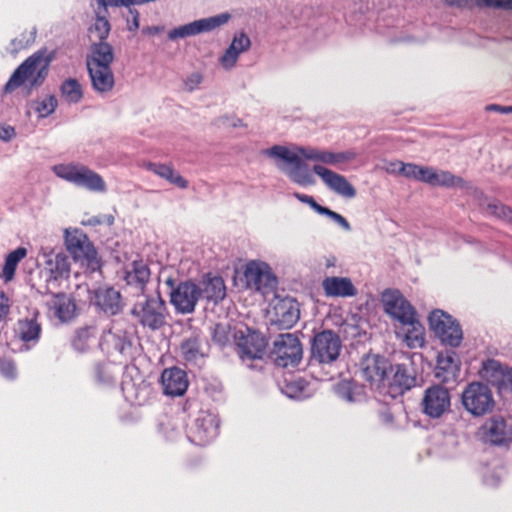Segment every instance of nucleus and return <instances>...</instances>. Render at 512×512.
I'll list each match as a JSON object with an SVG mask.
<instances>
[{
	"label": "nucleus",
	"mask_w": 512,
	"mask_h": 512,
	"mask_svg": "<svg viewBox=\"0 0 512 512\" xmlns=\"http://www.w3.org/2000/svg\"><path fill=\"white\" fill-rule=\"evenodd\" d=\"M148 169L181 189H186L188 187V181L177 173L172 165L149 163Z\"/></svg>",
	"instance_id": "obj_36"
},
{
	"label": "nucleus",
	"mask_w": 512,
	"mask_h": 512,
	"mask_svg": "<svg viewBox=\"0 0 512 512\" xmlns=\"http://www.w3.org/2000/svg\"><path fill=\"white\" fill-rule=\"evenodd\" d=\"M106 341L108 343L114 344V348L118 352H124L126 349L130 348V346H131V343L129 341H126L124 338H122L116 334H112V333H110L106 337Z\"/></svg>",
	"instance_id": "obj_54"
},
{
	"label": "nucleus",
	"mask_w": 512,
	"mask_h": 512,
	"mask_svg": "<svg viewBox=\"0 0 512 512\" xmlns=\"http://www.w3.org/2000/svg\"><path fill=\"white\" fill-rule=\"evenodd\" d=\"M26 255L27 249L24 247H18L6 256L2 273L0 274L6 283L14 279L16 268L19 262L24 259Z\"/></svg>",
	"instance_id": "obj_40"
},
{
	"label": "nucleus",
	"mask_w": 512,
	"mask_h": 512,
	"mask_svg": "<svg viewBox=\"0 0 512 512\" xmlns=\"http://www.w3.org/2000/svg\"><path fill=\"white\" fill-rule=\"evenodd\" d=\"M298 152L308 160L320 162L321 150L298 148Z\"/></svg>",
	"instance_id": "obj_56"
},
{
	"label": "nucleus",
	"mask_w": 512,
	"mask_h": 512,
	"mask_svg": "<svg viewBox=\"0 0 512 512\" xmlns=\"http://www.w3.org/2000/svg\"><path fill=\"white\" fill-rule=\"evenodd\" d=\"M45 306L48 316L61 324L72 322L79 314L75 297L65 292L51 293Z\"/></svg>",
	"instance_id": "obj_10"
},
{
	"label": "nucleus",
	"mask_w": 512,
	"mask_h": 512,
	"mask_svg": "<svg viewBox=\"0 0 512 512\" xmlns=\"http://www.w3.org/2000/svg\"><path fill=\"white\" fill-rule=\"evenodd\" d=\"M443 3L450 7L472 10L477 8H493L512 10V0H443Z\"/></svg>",
	"instance_id": "obj_30"
},
{
	"label": "nucleus",
	"mask_w": 512,
	"mask_h": 512,
	"mask_svg": "<svg viewBox=\"0 0 512 512\" xmlns=\"http://www.w3.org/2000/svg\"><path fill=\"white\" fill-rule=\"evenodd\" d=\"M89 32L92 36H95L99 42H103L107 38L110 32V23L106 18V13L102 9L98 8L96 11V20L94 24L89 28Z\"/></svg>",
	"instance_id": "obj_45"
},
{
	"label": "nucleus",
	"mask_w": 512,
	"mask_h": 512,
	"mask_svg": "<svg viewBox=\"0 0 512 512\" xmlns=\"http://www.w3.org/2000/svg\"><path fill=\"white\" fill-rule=\"evenodd\" d=\"M428 326L440 343L458 348L463 341V330L457 319L441 309L432 310L427 318Z\"/></svg>",
	"instance_id": "obj_3"
},
{
	"label": "nucleus",
	"mask_w": 512,
	"mask_h": 512,
	"mask_svg": "<svg viewBox=\"0 0 512 512\" xmlns=\"http://www.w3.org/2000/svg\"><path fill=\"white\" fill-rule=\"evenodd\" d=\"M131 315L139 326L151 331L165 327L170 318L167 304L160 294L148 295L144 300L136 302L131 309Z\"/></svg>",
	"instance_id": "obj_2"
},
{
	"label": "nucleus",
	"mask_w": 512,
	"mask_h": 512,
	"mask_svg": "<svg viewBox=\"0 0 512 512\" xmlns=\"http://www.w3.org/2000/svg\"><path fill=\"white\" fill-rule=\"evenodd\" d=\"M65 245L67 250L75 260H87L91 265L94 262L98 264L97 252L87 235L79 230H66L65 232Z\"/></svg>",
	"instance_id": "obj_14"
},
{
	"label": "nucleus",
	"mask_w": 512,
	"mask_h": 512,
	"mask_svg": "<svg viewBox=\"0 0 512 512\" xmlns=\"http://www.w3.org/2000/svg\"><path fill=\"white\" fill-rule=\"evenodd\" d=\"M151 271L149 266L142 260L133 261L131 269L125 272L127 285L135 287L139 292L144 293L150 281Z\"/></svg>",
	"instance_id": "obj_27"
},
{
	"label": "nucleus",
	"mask_w": 512,
	"mask_h": 512,
	"mask_svg": "<svg viewBox=\"0 0 512 512\" xmlns=\"http://www.w3.org/2000/svg\"><path fill=\"white\" fill-rule=\"evenodd\" d=\"M294 196L301 201L302 203L308 204L310 207L312 206L315 199L312 196L301 194V193H295Z\"/></svg>",
	"instance_id": "obj_63"
},
{
	"label": "nucleus",
	"mask_w": 512,
	"mask_h": 512,
	"mask_svg": "<svg viewBox=\"0 0 512 512\" xmlns=\"http://www.w3.org/2000/svg\"><path fill=\"white\" fill-rule=\"evenodd\" d=\"M201 346V333L190 329L185 332L180 343L181 352H199Z\"/></svg>",
	"instance_id": "obj_47"
},
{
	"label": "nucleus",
	"mask_w": 512,
	"mask_h": 512,
	"mask_svg": "<svg viewBox=\"0 0 512 512\" xmlns=\"http://www.w3.org/2000/svg\"><path fill=\"white\" fill-rule=\"evenodd\" d=\"M356 158V153L352 151L345 152H330V151H322L320 156V162L325 164H338L346 161H350Z\"/></svg>",
	"instance_id": "obj_48"
},
{
	"label": "nucleus",
	"mask_w": 512,
	"mask_h": 512,
	"mask_svg": "<svg viewBox=\"0 0 512 512\" xmlns=\"http://www.w3.org/2000/svg\"><path fill=\"white\" fill-rule=\"evenodd\" d=\"M322 287L325 294L330 297H353L357 294L356 287L347 277H326Z\"/></svg>",
	"instance_id": "obj_26"
},
{
	"label": "nucleus",
	"mask_w": 512,
	"mask_h": 512,
	"mask_svg": "<svg viewBox=\"0 0 512 512\" xmlns=\"http://www.w3.org/2000/svg\"><path fill=\"white\" fill-rule=\"evenodd\" d=\"M90 302L108 317L120 314L124 307L120 291L108 285L99 286L91 291Z\"/></svg>",
	"instance_id": "obj_12"
},
{
	"label": "nucleus",
	"mask_w": 512,
	"mask_h": 512,
	"mask_svg": "<svg viewBox=\"0 0 512 512\" xmlns=\"http://www.w3.org/2000/svg\"><path fill=\"white\" fill-rule=\"evenodd\" d=\"M52 56L46 49H41L25 59L12 73L3 92L10 94L19 87L26 85L29 90L40 87L48 76Z\"/></svg>",
	"instance_id": "obj_1"
},
{
	"label": "nucleus",
	"mask_w": 512,
	"mask_h": 512,
	"mask_svg": "<svg viewBox=\"0 0 512 512\" xmlns=\"http://www.w3.org/2000/svg\"><path fill=\"white\" fill-rule=\"evenodd\" d=\"M11 310V300L8 295L0 289V323L7 321Z\"/></svg>",
	"instance_id": "obj_53"
},
{
	"label": "nucleus",
	"mask_w": 512,
	"mask_h": 512,
	"mask_svg": "<svg viewBox=\"0 0 512 512\" xmlns=\"http://www.w3.org/2000/svg\"><path fill=\"white\" fill-rule=\"evenodd\" d=\"M14 136H15V130L13 127L7 126V127L0 128V138L1 139L8 141Z\"/></svg>",
	"instance_id": "obj_59"
},
{
	"label": "nucleus",
	"mask_w": 512,
	"mask_h": 512,
	"mask_svg": "<svg viewBox=\"0 0 512 512\" xmlns=\"http://www.w3.org/2000/svg\"><path fill=\"white\" fill-rule=\"evenodd\" d=\"M230 19V14L222 13L216 16H212L209 18H203L200 20L193 21L191 23L179 26L177 28L172 29L168 37L171 40H175L177 38H185L188 36H194L202 32H210L225 23Z\"/></svg>",
	"instance_id": "obj_16"
},
{
	"label": "nucleus",
	"mask_w": 512,
	"mask_h": 512,
	"mask_svg": "<svg viewBox=\"0 0 512 512\" xmlns=\"http://www.w3.org/2000/svg\"><path fill=\"white\" fill-rule=\"evenodd\" d=\"M202 82V75L200 73H192L186 80L185 84L189 90H193Z\"/></svg>",
	"instance_id": "obj_58"
},
{
	"label": "nucleus",
	"mask_w": 512,
	"mask_h": 512,
	"mask_svg": "<svg viewBox=\"0 0 512 512\" xmlns=\"http://www.w3.org/2000/svg\"><path fill=\"white\" fill-rule=\"evenodd\" d=\"M93 88L98 92H108L114 86V75L110 66L94 65L87 67Z\"/></svg>",
	"instance_id": "obj_29"
},
{
	"label": "nucleus",
	"mask_w": 512,
	"mask_h": 512,
	"mask_svg": "<svg viewBox=\"0 0 512 512\" xmlns=\"http://www.w3.org/2000/svg\"><path fill=\"white\" fill-rule=\"evenodd\" d=\"M486 109L489 111H497V112L504 113V114L512 113V106H501V105H497V104H490L486 107Z\"/></svg>",
	"instance_id": "obj_60"
},
{
	"label": "nucleus",
	"mask_w": 512,
	"mask_h": 512,
	"mask_svg": "<svg viewBox=\"0 0 512 512\" xmlns=\"http://www.w3.org/2000/svg\"><path fill=\"white\" fill-rule=\"evenodd\" d=\"M166 283L171 287L170 303L175 311L180 314L193 313L202 297L201 287L192 280L181 281L175 285L174 280L168 279Z\"/></svg>",
	"instance_id": "obj_7"
},
{
	"label": "nucleus",
	"mask_w": 512,
	"mask_h": 512,
	"mask_svg": "<svg viewBox=\"0 0 512 512\" xmlns=\"http://www.w3.org/2000/svg\"><path fill=\"white\" fill-rule=\"evenodd\" d=\"M58 105V101L54 95H47L42 100L36 101L35 111L40 117L51 115Z\"/></svg>",
	"instance_id": "obj_49"
},
{
	"label": "nucleus",
	"mask_w": 512,
	"mask_h": 512,
	"mask_svg": "<svg viewBox=\"0 0 512 512\" xmlns=\"http://www.w3.org/2000/svg\"><path fill=\"white\" fill-rule=\"evenodd\" d=\"M510 368L503 365L494 359H487L482 362V366L478 371L481 379L497 388L501 392V385H503L505 377Z\"/></svg>",
	"instance_id": "obj_24"
},
{
	"label": "nucleus",
	"mask_w": 512,
	"mask_h": 512,
	"mask_svg": "<svg viewBox=\"0 0 512 512\" xmlns=\"http://www.w3.org/2000/svg\"><path fill=\"white\" fill-rule=\"evenodd\" d=\"M270 315L273 325L279 329H290L299 321L300 304L293 297L276 298Z\"/></svg>",
	"instance_id": "obj_11"
},
{
	"label": "nucleus",
	"mask_w": 512,
	"mask_h": 512,
	"mask_svg": "<svg viewBox=\"0 0 512 512\" xmlns=\"http://www.w3.org/2000/svg\"><path fill=\"white\" fill-rule=\"evenodd\" d=\"M130 13L133 15V26H130V30H136L139 27V13L135 10H130Z\"/></svg>",
	"instance_id": "obj_64"
},
{
	"label": "nucleus",
	"mask_w": 512,
	"mask_h": 512,
	"mask_svg": "<svg viewBox=\"0 0 512 512\" xmlns=\"http://www.w3.org/2000/svg\"><path fill=\"white\" fill-rule=\"evenodd\" d=\"M114 60L113 49L106 42L94 43L91 47V54L87 57V67L94 65L110 66Z\"/></svg>",
	"instance_id": "obj_34"
},
{
	"label": "nucleus",
	"mask_w": 512,
	"mask_h": 512,
	"mask_svg": "<svg viewBox=\"0 0 512 512\" xmlns=\"http://www.w3.org/2000/svg\"><path fill=\"white\" fill-rule=\"evenodd\" d=\"M47 269L53 279L68 278L70 275V261L63 253L51 256L46 262Z\"/></svg>",
	"instance_id": "obj_39"
},
{
	"label": "nucleus",
	"mask_w": 512,
	"mask_h": 512,
	"mask_svg": "<svg viewBox=\"0 0 512 512\" xmlns=\"http://www.w3.org/2000/svg\"><path fill=\"white\" fill-rule=\"evenodd\" d=\"M97 341V328L95 326H84L76 329L71 344L75 350L83 352L91 349Z\"/></svg>",
	"instance_id": "obj_33"
},
{
	"label": "nucleus",
	"mask_w": 512,
	"mask_h": 512,
	"mask_svg": "<svg viewBox=\"0 0 512 512\" xmlns=\"http://www.w3.org/2000/svg\"><path fill=\"white\" fill-rule=\"evenodd\" d=\"M340 354H310L307 367L315 378L331 380L340 374Z\"/></svg>",
	"instance_id": "obj_18"
},
{
	"label": "nucleus",
	"mask_w": 512,
	"mask_h": 512,
	"mask_svg": "<svg viewBox=\"0 0 512 512\" xmlns=\"http://www.w3.org/2000/svg\"><path fill=\"white\" fill-rule=\"evenodd\" d=\"M331 219H333L334 221H336L339 225H341L344 229L346 230H349L350 229V224L349 222L346 220V218H344L342 215L334 212Z\"/></svg>",
	"instance_id": "obj_62"
},
{
	"label": "nucleus",
	"mask_w": 512,
	"mask_h": 512,
	"mask_svg": "<svg viewBox=\"0 0 512 512\" xmlns=\"http://www.w3.org/2000/svg\"><path fill=\"white\" fill-rule=\"evenodd\" d=\"M265 154L271 158L281 160L289 167L278 164V167L284 171L289 178L301 186L313 185L315 180L309 172L307 165L301 160L300 156L280 145H274L265 151Z\"/></svg>",
	"instance_id": "obj_4"
},
{
	"label": "nucleus",
	"mask_w": 512,
	"mask_h": 512,
	"mask_svg": "<svg viewBox=\"0 0 512 512\" xmlns=\"http://www.w3.org/2000/svg\"><path fill=\"white\" fill-rule=\"evenodd\" d=\"M362 378L371 388L382 392L385 390L388 373L392 371V364L384 354H364L359 363Z\"/></svg>",
	"instance_id": "obj_5"
},
{
	"label": "nucleus",
	"mask_w": 512,
	"mask_h": 512,
	"mask_svg": "<svg viewBox=\"0 0 512 512\" xmlns=\"http://www.w3.org/2000/svg\"><path fill=\"white\" fill-rule=\"evenodd\" d=\"M412 323H407V332L405 333L404 341L411 349L422 348L425 344V328L419 320V316L412 320Z\"/></svg>",
	"instance_id": "obj_37"
},
{
	"label": "nucleus",
	"mask_w": 512,
	"mask_h": 512,
	"mask_svg": "<svg viewBox=\"0 0 512 512\" xmlns=\"http://www.w3.org/2000/svg\"><path fill=\"white\" fill-rule=\"evenodd\" d=\"M0 373L2 376L10 380L15 379L17 376V367L15 362L5 355L0 356Z\"/></svg>",
	"instance_id": "obj_51"
},
{
	"label": "nucleus",
	"mask_w": 512,
	"mask_h": 512,
	"mask_svg": "<svg viewBox=\"0 0 512 512\" xmlns=\"http://www.w3.org/2000/svg\"><path fill=\"white\" fill-rule=\"evenodd\" d=\"M233 341L241 352H265L269 345L263 332L246 325L233 328Z\"/></svg>",
	"instance_id": "obj_13"
},
{
	"label": "nucleus",
	"mask_w": 512,
	"mask_h": 512,
	"mask_svg": "<svg viewBox=\"0 0 512 512\" xmlns=\"http://www.w3.org/2000/svg\"><path fill=\"white\" fill-rule=\"evenodd\" d=\"M482 439L492 445H504L510 440L507 424L502 416H493L481 426Z\"/></svg>",
	"instance_id": "obj_21"
},
{
	"label": "nucleus",
	"mask_w": 512,
	"mask_h": 512,
	"mask_svg": "<svg viewBox=\"0 0 512 512\" xmlns=\"http://www.w3.org/2000/svg\"><path fill=\"white\" fill-rule=\"evenodd\" d=\"M202 296L214 304L220 303L226 297V285L220 276L207 275L203 279Z\"/></svg>",
	"instance_id": "obj_31"
},
{
	"label": "nucleus",
	"mask_w": 512,
	"mask_h": 512,
	"mask_svg": "<svg viewBox=\"0 0 512 512\" xmlns=\"http://www.w3.org/2000/svg\"><path fill=\"white\" fill-rule=\"evenodd\" d=\"M400 168L399 172L410 179H414L416 181L424 182L427 184H431L432 178L434 175V168L428 166H420L413 163H403L399 162Z\"/></svg>",
	"instance_id": "obj_35"
},
{
	"label": "nucleus",
	"mask_w": 512,
	"mask_h": 512,
	"mask_svg": "<svg viewBox=\"0 0 512 512\" xmlns=\"http://www.w3.org/2000/svg\"><path fill=\"white\" fill-rule=\"evenodd\" d=\"M212 341L219 347L225 348L233 339V329L228 324L217 323L212 331Z\"/></svg>",
	"instance_id": "obj_46"
},
{
	"label": "nucleus",
	"mask_w": 512,
	"mask_h": 512,
	"mask_svg": "<svg viewBox=\"0 0 512 512\" xmlns=\"http://www.w3.org/2000/svg\"><path fill=\"white\" fill-rule=\"evenodd\" d=\"M489 210L497 217L512 222V210L500 203L489 204Z\"/></svg>",
	"instance_id": "obj_52"
},
{
	"label": "nucleus",
	"mask_w": 512,
	"mask_h": 512,
	"mask_svg": "<svg viewBox=\"0 0 512 512\" xmlns=\"http://www.w3.org/2000/svg\"><path fill=\"white\" fill-rule=\"evenodd\" d=\"M353 388H358L356 385H352L350 382H344L339 384L338 391L343 395V397L348 401H355V398L352 393Z\"/></svg>",
	"instance_id": "obj_55"
},
{
	"label": "nucleus",
	"mask_w": 512,
	"mask_h": 512,
	"mask_svg": "<svg viewBox=\"0 0 512 512\" xmlns=\"http://www.w3.org/2000/svg\"><path fill=\"white\" fill-rule=\"evenodd\" d=\"M509 391L512 393V368L508 371L503 385H501V392Z\"/></svg>",
	"instance_id": "obj_61"
},
{
	"label": "nucleus",
	"mask_w": 512,
	"mask_h": 512,
	"mask_svg": "<svg viewBox=\"0 0 512 512\" xmlns=\"http://www.w3.org/2000/svg\"><path fill=\"white\" fill-rule=\"evenodd\" d=\"M303 390V384L300 381L291 382L286 386V393L290 397H297Z\"/></svg>",
	"instance_id": "obj_57"
},
{
	"label": "nucleus",
	"mask_w": 512,
	"mask_h": 512,
	"mask_svg": "<svg viewBox=\"0 0 512 512\" xmlns=\"http://www.w3.org/2000/svg\"><path fill=\"white\" fill-rule=\"evenodd\" d=\"M273 352H303L302 344L296 333L279 334L273 342Z\"/></svg>",
	"instance_id": "obj_41"
},
{
	"label": "nucleus",
	"mask_w": 512,
	"mask_h": 512,
	"mask_svg": "<svg viewBox=\"0 0 512 512\" xmlns=\"http://www.w3.org/2000/svg\"><path fill=\"white\" fill-rule=\"evenodd\" d=\"M60 92L61 96L68 103H78L83 97L81 85L73 78H69L62 83Z\"/></svg>",
	"instance_id": "obj_43"
},
{
	"label": "nucleus",
	"mask_w": 512,
	"mask_h": 512,
	"mask_svg": "<svg viewBox=\"0 0 512 512\" xmlns=\"http://www.w3.org/2000/svg\"><path fill=\"white\" fill-rule=\"evenodd\" d=\"M449 390L441 385H433L425 390L422 400L423 412L431 418H439L450 408Z\"/></svg>",
	"instance_id": "obj_17"
},
{
	"label": "nucleus",
	"mask_w": 512,
	"mask_h": 512,
	"mask_svg": "<svg viewBox=\"0 0 512 512\" xmlns=\"http://www.w3.org/2000/svg\"><path fill=\"white\" fill-rule=\"evenodd\" d=\"M250 46V38L244 32L236 34L220 59L221 65L226 69H231L236 64L239 55L247 51Z\"/></svg>",
	"instance_id": "obj_28"
},
{
	"label": "nucleus",
	"mask_w": 512,
	"mask_h": 512,
	"mask_svg": "<svg viewBox=\"0 0 512 512\" xmlns=\"http://www.w3.org/2000/svg\"><path fill=\"white\" fill-rule=\"evenodd\" d=\"M313 171L322 179L325 185L335 193L345 198H354L356 196V189L343 175L321 165H314Z\"/></svg>",
	"instance_id": "obj_20"
},
{
	"label": "nucleus",
	"mask_w": 512,
	"mask_h": 512,
	"mask_svg": "<svg viewBox=\"0 0 512 512\" xmlns=\"http://www.w3.org/2000/svg\"><path fill=\"white\" fill-rule=\"evenodd\" d=\"M38 315H39V313L35 312L33 318L20 320L18 322L19 336L23 342L36 343L39 340L40 334H41V325L37 321Z\"/></svg>",
	"instance_id": "obj_38"
},
{
	"label": "nucleus",
	"mask_w": 512,
	"mask_h": 512,
	"mask_svg": "<svg viewBox=\"0 0 512 512\" xmlns=\"http://www.w3.org/2000/svg\"><path fill=\"white\" fill-rule=\"evenodd\" d=\"M384 312L401 326L412 323L418 317L416 308L397 289H386L382 293Z\"/></svg>",
	"instance_id": "obj_9"
},
{
	"label": "nucleus",
	"mask_w": 512,
	"mask_h": 512,
	"mask_svg": "<svg viewBox=\"0 0 512 512\" xmlns=\"http://www.w3.org/2000/svg\"><path fill=\"white\" fill-rule=\"evenodd\" d=\"M244 281L247 288L265 295L276 286V278L268 271L263 270L257 263L250 262L244 270Z\"/></svg>",
	"instance_id": "obj_19"
},
{
	"label": "nucleus",
	"mask_w": 512,
	"mask_h": 512,
	"mask_svg": "<svg viewBox=\"0 0 512 512\" xmlns=\"http://www.w3.org/2000/svg\"><path fill=\"white\" fill-rule=\"evenodd\" d=\"M274 364L278 367L296 369L299 367L303 354H275Z\"/></svg>",
	"instance_id": "obj_50"
},
{
	"label": "nucleus",
	"mask_w": 512,
	"mask_h": 512,
	"mask_svg": "<svg viewBox=\"0 0 512 512\" xmlns=\"http://www.w3.org/2000/svg\"><path fill=\"white\" fill-rule=\"evenodd\" d=\"M219 429V422L210 413H201L195 420L193 426L194 439L201 445L208 443L216 437Z\"/></svg>",
	"instance_id": "obj_23"
},
{
	"label": "nucleus",
	"mask_w": 512,
	"mask_h": 512,
	"mask_svg": "<svg viewBox=\"0 0 512 512\" xmlns=\"http://www.w3.org/2000/svg\"><path fill=\"white\" fill-rule=\"evenodd\" d=\"M430 185L441 186L445 188H468V183L462 177L456 176L449 171L437 169H434V175Z\"/></svg>",
	"instance_id": "obj_42"
},
{
	"label": "nucleus",
	"mask_w": 512,
	"mask_h": 512,
	"mask_svg": "<svg viewBox=\"0 0 512 512\" xmlns=\"http://www.w3.org/2000/svg\"><path fill=\"white\" fill-rule=\"evenodd\" d=\"M462 404L473 416H483L490 413L495 401L491 389L484 383L472 382L462 392Z\"/></svg>",
	"instance_id": "obj_8"
},
{
	"label": "nucleus",
	"mask_w": 512,
	"mask_h": 512,
	"mask_svg": "<svg viewBox=\"0 0 512 512\" xmlns=\"http://www.w3.org/2000/svg\"><path fill=\"white\" fill-rule=\"evenodd\" d=\"M340 348L339 336L332 330H324L314 336L311 352H339Z\"/></svg>",
	"instance_id": "obj_32"
},
{
	"label": "nucleus",
	"mask_w": 512,
	"mask_h": 512,
	"mask_svg": "<svg viewBox=\"0 0 512 512\" xmlns=\"http://www.w3.org/2000/svg\"><path fill=\"white\" fill-rule=\"evenodd\" d=\"M458 354H437L435 377L441 382L455 380L460 371Z\"/></svg>",
	"instance_id": "obj_25"
},
{
	"label": "nucleus",
	"mask_w": 512,
	"mask_h": 512,
	"mask_svg": "<svg viewBox=\"0 0 512 512\" xmlns=\"http://www.w3.org/2000/svg\"><path fill=\"white\" fill-rule=\"evenodd\" d=\"M273 356L274 354H240V360L248 369L261 371L268 361L274 362Z\"/></svg>",
	"instance_id": "obj_44"
},
{
	"label": "nucleus",
	"mask_w": 512,
	"mask_h": 512,
	"mask_svg": "<svg viewBox=\"0 0 512 512\" xmlns=\"http://www.w3.org/2000/svg\"><path fill=\"white\" fill-rule=\"evenodd\" d=\"M54 172L58 177L91 191L103 192L106 189L103 178L84 165H57Z\"/></svg>",
	"instance_id": "obj_6"
},
{
	"label": "nucleus",
	"mask_w": 512,
	"mask_h": 512,
	"mask_svg": "<svg viewBox=\"0 0 512 512\" xmlns=\"http://www.w3.org/2000/svg\"><path fill=\"white\" fill-rule=\"evenodd\" d=\"M416 385V375L414 371L403 364L392 365V371L388 373L385 390L383 392L392 398L403 395Z\"/></svg>",
	"instance_id": "obj_15"
},
{
	"label": "nucleus",
	"mask_w": 512,
	"mask_h": 512,
	"mask_svg": "<svg viewBox=\"0 0 512 512\" xmlns=\"http://www.w3.org/2000/svg\"><path fill=\"white\" fill-rule=\"evenodd\" d=\"M164 393L170 396H182L188 388V379L185 371L173 367L165 369L161 376Z\"/></svg>",
	"instance_id": "obj_22"
}]
</instances>
